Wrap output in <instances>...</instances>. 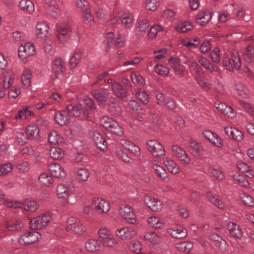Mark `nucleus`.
<instances>
[{
	"instance_id": "nucleus-21",
	"label": "nucleus",
	"mask_w": 254,
	"mask_h": 254,
	"mask_svg": "<svg viewBox=\"0 0 254 254\" xmlns=\"http://www.w3.org/2000/svg\"><path fill=\"white\" fill-rule=\"evenodd\" d=\"M46 3L50 7L49 14L54 18H58L62 12L57 0H46Z\"/></svg>"
},
{
	"instance_id": "nucleus-45",
	"label": "nucleus",
	"mask_w": 254,
	"mask_h": 254,
	"mask_svg": "<svg viewBox=\"0 0 254 254\" xmlns=\"http://www.w3.org/2000/svg\"><path fill=\"white\" fill-rule=\"evenodd\" d=\"M189 148L191 154L194 156H197L202 151V147L195 140H190L189 141Z\"/></svg>"
},
{
	"instance_id": "nucleus-29",
	"label": "nucleus",
	"mask_w": 254,
	"mask_h": 254,
	"mask_svg": "<svg viewBox=\"0 0 254 254\" xmlns=\"http://www.w3.org/2000/svg\"><path fill=\"white\" fill-rule=\"evenodd\" d=\"M70 119L66 110L58 112L55 116L56 122L61 126H64L69 123Z\"/></svg>"
},
{
	"instance_id": "nucleus-51",
	"label": "nucleus",
	"mask_w": 254,
	"mask_h": 254,
	"mask_svg": "<svg viewBox=\"0 0 254 254\" xmlns=\"http://www.w3.org/2000/svg\"><path fill=\"white\" fill-rule=\"evenodd\" d=\"M129 249L131 252L136 254H142V245L141 243L137 240H132L130 242Z\"/></svg>"
},
{
	"instance_id": "nucleus-14",
	"label": "nucleus",
	"mask_w": 254,
	"mask_h": 254,
	"mask_svg": "<svg viewBox=\"0 0 254 254\" xmlns=\"http://www.w3.org/2000/svg\"><path fill=\"white\" fill-rule=\"evenodd\" d=\"M66 110L70 117L71 116L75 117H78L81 113H82L85 117H87L89 114L87 110L85 108L82 107L81 104H77L75 106L69 104L67 106Z\"/></svg>"
},
{
	"instance_id": "nucleus-24",
	"label": "nucleus",
	"mask_w": 254,
	"mask_h": 254,
	"mask_svg": "<svg viewBox=\"0 0 254 254\" xmlns=\"http://www.w3.org/2000/svg\"><path fill=\"white\" fill-rule=\"evenodd\" d=\"M149 27V22L148 19H139L136 23L135 32L137 35L143 36L146 33Z\"/></svg>"
},
{
	"instance_id": "nucleus-8",
	"label": "nucleus",
	"mask_w": 254,
	"mask_h": 254,
	"mask_svg": "<svg viewBox=\"0 0 254 254\" xmlns=\"http://www.w3.org/2000/svg\"><path fill=\"white\" fill-rule=\"evenodd\" d=\"M115 235L123 241L129 240L136 235V230L132 227H125L117 229Z\"/></svg>"
},
{
	"instance_id": "nucleus-59",
	"label": "nucleus",
	"mask_w": 254,
	"mask_h": 254,
	"mask_svg": "<svg viewBox=\"0 0 254 254\" xmlns=\"http://www.w3.org/2000/svg\"><path fill=\"white\" fill-rule=\"evenodd\" d=\"M108 130L119 136L123 135L124 133V130L122 127L115 121L113 122L112 126H111V127H109Z\"/></svg>"
},
{
	"instance_id": "nucleus-39",
	"label": "nucleus",
	"mask_w": 254,
	"mask_h": 254,
	"mask_svg": "<svg viewBox=\"0 0 254 254\" xmlns=\"http://www.w3.org/2000/svg\"><path fill=\"white\" fill-rule=\"evenodd\" d=\"M152 168L155 175L162 180L168 179V173L166 170L161 165L154 163L152 165Z\"/></svg>"
},
{
	"instance_id": "nucleus-36",
	"label": "nucleus",
	"mask_w": 254,
	"mask_h": 254,
	"mask_svg": "<svg viewBox=\"0 0 254 254\" xmlns=\"http://www.w3.org/2000/svg\"><path fill=\"white\" fill-rule=\"evenodd\" d=\"M147 223L151 227L155 229H162L164 224L162 218L156 216L149 217L148 218Z\"/></svg>"
},
{
	"instance_id": "nucleus-20",
	"label": "nucleus",
	"mask_w": 254,
	"mask_h": 254,
	"mask_svg": "<svg viewBox=\"0 0 254 254\" xmlns=\"http://www.w3.org/2000/svg\"><path fill=\"white\" fill-rule=\"evenodd\" d=\"M74 190V186L72 184H69L65 186L64 184L58 185L56 188V194L60 198L66 199L68 197L69 191Z\"/></svg>"
},
{
	"instance_id": "nucleus-44",
	"label": "nucleus",
	"mask_w": 254,
	"mask_h": 254,
	"mask_svg": "<svg viewBox=\"0 0 254 254\" xmlns=\"http://www.w3.org/2000/svg\"><path fill=\"white\" fill-rule=\"evenodd\" d=\"M135 96L136 98L144 104H147L149 102L150 96L145 90L137 89L135 92Z\"/></svg>"
},
{
	"instance_id": "nucleus-58",
	"label": "nucleus",
	"mask_w": 254,
	"mask_h": 254,
	"mask_svg": "<svg viewBox=\"0 0 254 254\" xmlns=\"http://www.w3.org/2000/svg\"><path fill=\"white\" fill-rule=\"evenodd\" d=\"M102 246L112 248L118 244L117 240L112 234L103 241H101Z\"/></svg>"
},
{
	"instance_id": "nucleus-61",
	"label": "nucleus",
	"mask_w": 254,
	"mask_h": 254,
	"mask_svg": "<svg viewBox=\"0 0 254 254\" xmlns=\"http://www.w3.org/2000/svg\"><path fill=\"white\" fill-rule=\"evenodd\" d=\"M155 70L156 73L163 77L167 76L170 71L169 67L163 64H157L155 66Z\"/></svg>"
},
{
	"instance_id": "nucleus-49",
	"label": "nucleus",
	"mask_w": 254,
	"mask_h": 254,
	"mask_svg": "<svg viewBox=\"0 0 254 254\" xmlns=\"http://www.w3.org/2000/svg\"><path fill=\"white\" fill-rule=\"evenodd\" d=\"M168 233L176 239H182L187 236V231L185 229H170Z\"/></svg>"
},
{
	"instance_id": "nucleus-11",
	"label": "nucleus",
	"mask_w": 254,
	"mask_h": 254,
	"mask_svg": "<svg viewBox=\"0 0 254 254\" xmlns=\"http://www.w3.org/2000/svg\"><path fill=\"white\" fill-rule=\"evenodd\" d=\"M224 130L225 133L230 139L236 142H242L244 139L243 132L238 128L226 126L224 127Z\"/></svg>"
},
{
	"instance_id": "nucleus-30",
	"label": "nucleus",
	"mask_w": 254,
	"mask_h": 254,
	"mask_svg": "<svg viewBox=\"0 0 254 254\" xmlns=\"http://www.w3.org/2000/svg\"><path fill=\"white\" fill-rule=\"evenodd\" d=\"M65 63L61 58L56 59L53 64V71L56 78L63 74L64 69Z\"/></svg>"
},
{
	"instance_id": "nucleus-12",
	"label": "nucleus",
	"mask_w": 254,
	"mask_h": 254,
	"mask_svg": "<svg viewBox=\"0 0 254 254\" xmlns=\"http://www.w3.org/2000/svg\"><path fill=\"white\" fill-rule=\"evenodd\" d=\"M168 63L176 75L180 77L184 75L185 67L181 64L180 59L178 58L171 57L169 59Z\"/></svg>"
},
{
	"instance_id": "nucleus-35",
	"label": "nucleus",
	"mask_w": 254,
	"mask_h": 254,
	"mask_svg": "<svg viewBox=\"0 0 254 254\" xmlns=\"http://www.w3.org/2000/svg\"><path fill=\"white\" fill-rule=\"evenodd\" d=\"M22 207L27 211L35 212L38 209L39 204L38 202L34 199H26L25 200L24 202L22 203Z\"/></svg>"
},
{
	"instance_id": "nucleus-50",
	"label": "nucleus",
	"mask_w": 254,
	"mask_h": 254,
	"mask_svg": "<svg viewBox=\"0 0 254 254\" xmlns=\"http://www.w3.org/2000/svg\"><path fill=\"white\" fill-rule=\"evenodd\" d=\"M25 132L28 137L35 138L39 136V129L37 126L31 125L27 127Z\"/></svg>"
},
{
	"instance_id": "nucleus-62",
	"label": "nucleus",
	"mask_w": 254,
	"mask_h": 254,
	"mask_svg": "<svg viewBox=\"0 0 254 254\" xmlns=\"http://www.w3.org/2000/svg\"><path fill=\"white\" fill-rule=\"evenodd\" d=\"M233 177L234 180L240 186L244 187H249L250 183L244 176L241 175L238 173H236L233 175Z\"/></svg>"
},
{
	"instance_id": "nucleus-43",
	"label": "nucleus",
	"mask_w": 254,
	"mask_h": 254,
	"mask_svg": "<svg viewBox=\"0 0 254 254\" xmlns=\"http://www.w3.org/2000/svg\"><path fill=\"white\" fill-rule=\"evenodd\" d=\"M48 140L51 144H60L64 142V139L55 130H51L48 135Z\"/></svg>"
},
{
	"instance_id": "nucleus-32",
	"label": "nucleus",
	"mask_w": 254,
	"mask_h": 254,
	"mask_svg": "<svg viewBox=\"0 0 254 254\" xmlns=\"http://www.w3.org/2000/svg\"><path fill=\"white\" fill-rule=\"evenodd\" d=\"M33 116L34 113L30 111L28 107H26L18 111L15 115L14 119L18 122H20L23 119H28L29 117Z\"/></svg>"
},
{
	"instance_id": "nucleus-40",
	"label": "nucleus",
	"mask_w": 254,
	"mask_h": 254,
	"mask_svg": "<svg viewBox=\"0 0 254 254\" xmlns=\"http://www.w3.org/2000/svg\"><path fill=\"white\" fill-rule=\"evenodd\" d=\"M237 167L239 171L246 174V175L249 178H252L254 176V171L246 163L239 161L237 164Z\"/></svg>"
},
{
	"instance_id": "nucleus-6",
	"label": "nucleus",
	"mask_w": 254,
	"mask_h": 254,
	"mask_svg": "<svg viewBox=\"0 0 254 254\" xmlns=\"http://www.w3.org/2000/svg\"><path fill=\"white\" fill-rule=\"evenodd\" d=\"M66 229L71 230L78 235H83L86 230L80 220L74 217H70L67 220Z\"/></svg>"
},
{
	"instance_id": "nucleus-34",
	"label": "nucleus",
	"mask_w": 254,
	"mask_h": 254,
	"mask_svg": "<svg viewBox=\"0 0 254 254\" xmlns=\"http://www.w3.org/2000/svg\"><path fill=\"white\" fill-rule=\"evenodd\" d=\"M163 164L171 173L177 174L180 172L179 166L173 160L166 158L164 160Z\"/></svg>"
},
{
	"instance_id": "nucleus-25",
	"label": "nucleus",
	"mask_w": 254,
	"mask_h": 254,
	"mask_svg": "<svg viewBox=\"0 0 254 254\" xmlns=\"http://www.w3.org/2000/svg\"><path fill=\"white\" fill-rule=\"evenodd\" d=\"M48 170L52 175L56 178H63L66 176L64 169L57 163L50 164L48 166Z\"/></svg>"
},
{
	"instance_id": "nucleus-46",
	"label": "nucleus",
	"mask_w": 254,
	"mask_h": 254,
	"mask_svg": "<svg viewBox=\"0 0 254 254\" xmlns=\"http://www.w3.org/2000/svg\"><path fill=\"white\" fill-rule=\"evenodd\" d=\"M19 6L23 10L26 11L29 13H32L35 10L34 4L30 0H22L19 2Z\"/></svg>"
},
{
	"instance_id": "nucleus-63",
	"label": "nucleus",
	"mask_w": 254,
	"mask_h": 254,
	"mask_svg": "<svg viewBox=\"0 0 254 254\" xmlns=\"http://www.w3.org/2000/svg\"><path fill=\"white\" fill-rule=\"evenodd\" d=\"M82 58V54L80 52H76L71 57L69 64L70 66L74 68L77 66Z\"/></svg>"
},
{
	"instance_id": "nucleus-2",
	"label": "nucleus",
	"mask_w": 254,
	"mask_h": 254,
	"mask_svg": "<svg viewBox=\"0 0 254 254\" xmlns=\"http://www.w3.org/2000/svg\"><path fill=\"white\" fill-rule=\"evenodd\" d=\"M71 32L70 26L65 22H59L56 27L55 35L58 40L61 43L66 42Z\"/></svg>"
},
{
	"instance_id": "nucleus-48",
	"label": "nucleus",
	"mask_w": 254,
	"mask_h": 254,
	"mask_svg": "<svg viewBox=\"0 0 254 254\" xmlns=\"http://www.w3.org/2000/svg\"><path fill=\"white\" fill-rule=\"evenodd\" d=\"M126 35L123 33H118L116 34L114 39V44L116 48L123 47L126 42Z\"/></svg>"
},
{
	"instance_id": "nucleus-41",
	"label": "nucleus",
	"mask_w": 254,
	"mask_h": 254,
	"mask_svg": "<svg viewBox=\"0 0 254 254\" xmlns=\"http://www.w3.org/2000/svg\"><path fill=\"white\" fill-rule=\"evenodd\" d=\"M193 247V243L190 241H184L175 244V248L182 252H190Z\"/></svg>"
},
{
	"instance_id": "nucleus-54",
	"label": "nucleus",
	"mask_w": 254,
	"mask_h": 254,
	"mask_svg": "<svg viewBox=\"0 0 254 254\" xmlns=\"http://www.w3.org/2000/svg\"><path fill=\"white\" fill-rule=\"evenodd\" d=\"M75 4L78 10L83 12L90 10V3L87 0H76Z\"/></svg>"
},
{
	"instance_id": "nucleus-19",
	"label": "nucleus",
	"mask_w": 254,
	"mask_h": 254,
	"mask_svg": "<svg viewBox=\"0 0 254 254\" xmlns=\"http://www.w3.org/2000/svg\"><path fill=\"white\" fill-rule=\"evenodd\" d=\"M204 137L218 148L223 146L222 139L216 133L209 130H205L202 132Z\"/></svg>"
},
{
	"instance_id": "nucleus-10",
	"label": "nucleus",
	"mask_w": 254,
	"mask_h": 254,
	"mask_svg": "<svg viewBox=\"0 0 254 254\" xmlns=\"http://www.w3.org/2000/svg\"><path fill=\"white\" fill-rule=\"evenodd\" d=\"M172 152L176 157H177L183 164L188 165L190 163V158L187 153L186 151L181 146L178 145H174L172 147Z\"/></svg>"
},
{
	"instance_id": "nucleus-15",
	"label": "nucleus",
	"mask_w": 254,
	"mask_h": 254,
	"mask_svg": "<svg viewBox=\"0 0 254 254\" xmlns=\"http://www.w3.org/2000/svg\"><path fill=\"white\" fill-rule=\"evenodd\" d=\"M89 135L99 149L101 150H105L107 149V142L99 132L93 130L90 132Z\"/></svg>"
},
{
	"instance_id": "nucleus-1",
	"label": "nucleus",
	"mask_w": 254,
	"mask_h": 254,
	"mask_svg": "<svg viewBox=\"0 0 254 254\" xmlns=\"http://www.w3.org/2000/svg\"><path fill=\"white\" fill-rule=\"evenodd\" d=\"M190 69L194 72V78L198 84L204 89L209 88V84L204 80V75L200 66L194 60L188 58L184 62Z\"/></svg>"
},
{
	"instance_id": "nucleus-17",
	"label": "nucleus",
	"mask_w": 254,
	"mask_h": 254,
	"mask_svg": "<svg viewBox=\"0 0 254 254\" xmlns=\"http://www.w3.org/2000/svg\"><path fill=\"white\" fill-rule=\"evenodd\" d=\"M212 15V10L210 9L200 10L196 16V22L200 25H205L211 19Z\"/></svg>"
},
{
	"instance_id": "nucleus-7",
	"label": "nucleus",
	"mask_w": 254,
	"mask_h": 254,
	"mask_svg": "<svg viewBox=\"0 0 254 254\" xmlns=\"http://www.w3.org/2000/svg\"><path fill=\"white\" fill-rule=\"evenodd\" d=\"M41 236L37 231L26 232L20 235L18 242L22 245H29L37 243Z\"/></svg>"
},
{
	"instance_id": "nucleus-23",
	"label": "nucleus",
	"mask_w": 254,
	"mask_h": 254,
	"mask_svg": "<svg viewBox=\"0 0 254 254\" xmlns=\"http://www.w3.org/2000/svg\"><path fill=\"white\" fill-rule=\"evenodd\" d=\"M227 229L232 237L238 239H241L242 238L243 232L238 224L230 222L227 224Z\"/></svg>"
},
{
	"instance_id": "nucleus-5",
	"label": "nucleus",
	"mask_w": 254,
	"mask_h": 254,
	"mask_svg": "<svg viewBox=\"0 0 254 254\" xmlns=\"http://www.w3.org/2000/svg\"><path fill=\"white\" fill-rule=\"evenodd\" d=\"M149 152L155 158H160L166 155V151L162 144L156 139H150L146 143Z\"/></svg>"
},
{
	"instance_id": "nucleus-57",
	"label": "nucleus",
	"mask_w": 254,
	"mask_h": 254,
	"mask_svg": "<svg viewBox=\"0 0 254 254\" xmlns=\"http://www.w3.org/2000/svg\"><path fill=\"white\" fill-rule=\"evenodd\" d=\"M89 176V171L87 169L81 168L76 171V178L80 181H86Z\"/></svg>"
},
{
	"instance_id": "nucleus-64",
	"label": "nucleus",
	"mask_w": 254,
	"mask_h": 254,
	"mask_svg": "<svg viewBox=\"0 0 254 254\" xmlns=\"http://www.w3.org/2000/svg\"><path fill=\"white\" fill-rule=\"evenodd\" d=\"M240 198L244 204L249 207L254 206V199L250 195L243 193L240 195Z\"/></svg>"
},
{
	"instance_id": "nucleus-53",
	"label": "nucleus",
	"mask_w": 254,
	"mask_h": 254,
	"mask_svg": "<svg viewBox=\"0 0 254 254\" xmlns=\"http://www.w3.org/2000/svg\"><path fill=\"white\" fill-rule=\"evenodd\" d=\"M108 110L110 112L117 116H121L122 112L121 107L115 100L110 102Z\"/></svg>"
},
{
	"instance_id": "nucleus-22",
	"label": "nucleus",
	"mask_w": 254,
	"mask_h": 254,
	"mask_svg": "<svg viewBox=\"0 0 254 254\" xmlns=\"http://www.w3.org/2000/svg\"><path fill=\"white\" fill-rule=\"evenodd\" d=\"M118 143L125 149L130 151L134 155L138 156L140 154L139 148L132 142L125 139H121Z\"/></svg>"
},
{
	"instance_id": "nucleus-55",
	"label": "nucleus",
	"mask_w": 254,
	"mask_h": 254,
	"mask_svg": "<svg viewBox=\"0 0 254 254\" xmlns=\"http://www.w3.org/2000/svg\"><path fill=\"white\" fill-rule=\"evenodd\" d=\"M32 72L28 68H24L22 75V82L26 87H29L31 85Z\"/></svg>"
},
{
	"instance_id": "nucleus-47",
	"label": "nucleus",
	"mask_w": 254,
	"mask_h": 254,
	"mask_svg": "<svg viewBox=\"0 0 254 254\" xmlns=\"http://www.w3.org/2000/svg\"><path fill=\"white\" fill-rule=\"evenodd\" d=\"M235 90L239 95L244 98L248 97L250 94L249 90L242 83L236 84Z\"/></svg>"
},
{
	"instance_id": "nucleus-26",
	"label": "nucleus",
	"mask_w": 254,
	"mask_h": 254,
	"mask_svg": "<svg viewBox=\"0 0 254 254\" xmlns=\"http://www.w3.org/2000/svg\"><path fill=\"white\" fill-rule=\"evenodd\" d=\"M50 27L48 24L44 22H39L36 26V33L38 38L44 39L48 35Z\"/></svg>"
},
{
	"instance_id": "nucleus-56",
	"label": "nucleus",
	"mask_w": 254,
	"mask_h": 254,
	"mask_svg": "<svg viewBox=\"0 0 254 254\" xmlns=\"http://www.w3.org/2000/svg\"><path fill=\"white\" fill-rule=\"evenodd\" d=\"M160 0H144L145 8L151 11H155L159 6Z\"/></svg>"
},
{
	"instance_id": "nucleus-37",
	"label": "nucleus",
	"mask_w": 254,
	"mask_h": 254,
	"mask_svg": "<svg viewBox=\"0 0 254 254\" xmlns=\"http://www.w3.org/2000/svg\"><path fill=\"white\" fill-rule=\"evenodd\" d=\"M40 184L47 187H52L54 184V179L48 173H44L41 174L38 178Z\"/></svg>"
},
{
	"instance_id": "nucleus-28",
	"label": "nucleus",
	"mask_w": 254,
	"mask_h": 254,
	"mask_svg": "<svg viewBox=\"0 0 254 254\" xmlns=\"http://www.w3.org/2000/svg\"><path fill=\"white\" fill-rule=\"evenodd\" d=\"M197 60L199 64L210 72L218 71V66L212 64L208 59L203 56H198Z\"/></svg>"
},
{
	"instance_id": "nucleus-13",
	"label": "nucleus",
	"mask_w": 254,
	"mask_h": 254,
	"mask_svg": "<svg viewBox=\"0 0 254 254\" xmlns=\"http://www.w3.org/2000/svg\"><path fill=\"white\" fill-rule=\"evenodd\" d=\"M86 250L91 253H98L102 249V242L100 240L95 238H90L85 243Z\"/></svg>"
},
{
	"instance_id": "nucleus-9",
	"label": "nucleus",
	"mask_w": 254,
	"mask_h": 254,
	"mask_svg": "<svg viewBox=\"0 0 254 254\" xmlns=\"http://www.w3.org/2000/svg\"><path fill=\"white\" fill-rule=\"evenodd\" d=\"M119 213L122 217L131 224H134L136 222V216L131 207L126 204L121 206Z\"/></svg>"
},
{
	"instance_id": "nucleus-27",
	"label": "nucleus",
	"mask_w": 254,
	"mask_h": 254,
	"mask_svg": "<svg viewBox=\"0 0 254 254\" xmlns=\"http://www.w3.org/2000/svg\"><path fill=\"white\" fill-rule=\"evenodd\" d=\"M121 23L125 28H130L133 24L134 16L132 13L129 11L124 12L120 16Z\"/></svg>"
},
{
	"instance_id": "nucleus-31",
	"label": "nucleus",
	"mask_w": 254,
	"mask_h": 254,
	"mask_svg": "<svg viewBox=\"0 0 254 254\" xmlns=\"http://www.w3.org/2000/svg\"><path fill=\"white\" fill-rule=\"evenodd\" d=\"M93 97L98 102L101 103L105 102L109 97V93L107 89L93 90L92 91Z\"/></svg>"
},
{
	"instance_id": "nucleus-33",
	"label": "nucleus",
	"mask_w": 254,
	"mask_h": 254,
	"mask_svg": "<svg viewBox=\"0 0 254 254\" xmlns=\"http://www.w3.org/2000/svg\"><path fill=\"white\" fill-rule=\"evenodd\" d=\"M112 90L114 94L120 99H125L127 96L126 91L122 85L115 81L112 84Z\"/></svg>"
},
{
	"instance_id": "nucleus-42",
	"label": "nucleus",
	"mask_w": 254,
	"mask_h": 254,
	"mask_svg": "<svg viewBox=\"0 0 254 254\" xmlns=\"http://www.w3.org/2000/svg\"><path fill=\"white\" fill-rule=\"evenodd\" d=\"M144 238L145 240L152 244H156L160 242V237L159 235L155 232L149 231L144 233Z\"/></svg>"
},
{
	"instance_id": "nucleus-18",
	"label": "nucleus",
	"mask_w": 254,
	"mask_h": 254,
	"mask_svg": "<svg viewBox=\"0 0 254 254\" xmlns=\"http://www.w3.org/2000/svg\"><path fill=\"white\" fill-rule=\"evenodd\" d=\"M145 205L154 212L160 211L163 208L162 202L158 199L149 196H145L144 198Z\"/></svg>"
},
{
	"instance_id": "nucleus-4",
	"label": "nucleus",
	"mask_w": 254,
	"mask_h": 254,
	"mask_svg": "<svg viewBox=\"0 0 254 254\" xmlns=\"http://www.w3.org/2000/svg\"><path fill=\"white\" fill-rule=\"evenodd\" d=\"M90 206L98 214H107L111 209L110 203L101 197L93 198Z\"/></svg>"
},
{
	"instance_id": "nucleus-3",
	"label": "nucleus",
	"mask_w": 254,
	"mask_h": 254,
	"mask_svg": "<svg viewBox=\"0 0 254 254\" xmlns=\"http://www.w3.org/2000/svg\"><path fill=\"white\" fill-rule=\"evenodd\" d=\"M52 214L46 212L40 216L33 218L29 225L31 229L34 230L40 229L48 226L52 220Z\"/></svg>"
},
{
	"instance_id": "nucleus-52",
	"label": "nucleus",
	"mask_w": 254,
	"mask_h": 254,
	"mask_svg": "<svg viewBox=\"0 0 254 254\" xmlns=\"http://www.w3.org/2000/svg\"><path fill=\"white\" fill-rule=\"evenodd\" d=\"M49 155L50 157L54 159H61L64 157V152L60 148L52 147L49 151Z\"/></svg>"
},
{
	"instance_id": "nucleus-16",
	"label": "nucleus",
	"mask_w": 254,
	"mask_h": 254,
	"mask_svg": "<svg viewBox=\"0 0 254 254\" xmlns=\"http://www.w3.org/2000/svg\"><path fill=\"white\" fill-rule=\"evenodd\" d=\"M35 52V47L33 44L31 43H27L22 45L18 49L19 56L23 60L33 55Z\"/></svg>"
},
{
	"instance_id": "nucleus-38",
	"label": "nucleus",
	"mask_w": 254,
	"mask_h": 254,
	"mask_svg": "<svg viewBox=\"0 0 254 254\" xmlns=\"http://www.w3.org/2000/svg\"><path fill=\"white\" fill-rule=\"evenodd\" d=\"M193 26L190 21H182L179 22L174 26L175 30L179 33H185L191 30Z\"/></svg>"
},
{
	"instance_id": "nucleus-60",
	"label": "nucleus",
	"mask_w": 254,
	"mask_h": 254,
	"mask_svg": "<svg viewBox=\"0 0 254 254\" xmlns=\"http://www.w3.org/2000/svg\"><path fill=\"white\" fill-rule=\"evenodd\" d=\"M206 196L209 199V200L215 206L220 208L224 207V205L223 202L221 200L218 198L216 195L213 194L210 192H208L206 194Z\"/></svg>"
}]
</instances>
